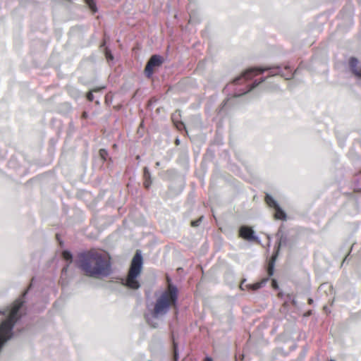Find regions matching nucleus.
<instances>
[{"mask_svg": "<svg viewBox=\"0 0 361 361\" xmlns=\"http://www.w3.org/2000/svg\"><path fill=\"white\" fill-rule=\"evenodd\" d=\"M164 61V57L160 55L155 54L152 56L145 69V75L149 78H151L154 73V69L156 67L161 66Z\"/></svg>", "mask_w": 361, "mask_h": 361, "instance_id": "nucleus-5", "label": "nucleus"}, {"mask_svg": "<svg viewBox=\"0 0 361 361\" xmlns=\"http://www.w3.org/2000/svg\"><path fill=\"white\" fill-rule=\"evenodd\" d=\"M176 143L177 145H178V144H179V140H178V139H176Z\"/></svg>", "mask_w": 361, "mask_h": 361, "instance_id": "nucleus-26", "label": "nucleus"}, {"mask_svg": "<svg viewBox=\"0 0 361 361\" xmlns=\"http://www.w3.org/2000/svg\"><path fill=\"white\" fill-rule=\"evenodd\" d=\"M68 266V265H67L66 267L63 269V272L67 271Z\"/></svg>", "mask_w": 361, "mask_h": 361, "instance_id": "nucleus-25", "label": "nucleus"}, {"mask_svg": "<svg viewBox=\"0 0 361 361\" xmlns=\"http://www.w3.org/2000/svg\"><path fill=\"white\" fill-rule=\"evenodd\" d=\"M176 127H177V128L180 130L182 127H184V125L183 123L180 122V123L176 124Z\"/></svg>", "mask_w": 361, "mask_h": 361, "instance_id": "nucleus-22", "label": "nucleus"}, {"mask_svg": "<svg viewBox=\"0 0 361 361\" xmlns=\"http://www.w3.org/2000/svg\"><path fill=\"white\" fill-rule=\"evenodd\" d=\"M105 54L107 59L113 60L114 56L108 49H106Z\"/></svg>", "mask_w": 361, "mask_h": 361, "instance_id": "nucleus-18", "label": "nucleus"}, {"mask_svg": "<svg viewBox=\"0 0 361 361\" xmlns=\"http://www.w3.org/2000/svg\"><path fill=\"white\" fill-rule=\"evenodd\" d=\"M276 213H275V218L277 219L281 220H286V214L284 212V211L280 207L279 205L276 207L275 208Z\"/></svg>", "mask_w": 361, "mask_h": 361, "instance_id": "nucleus-10", "label": "nucleus"}, {"mask_svg": "<svg viewBox=\"0 0 361 361\" xmlns=\"http://www.w3.org/2000/svg\"><path fill=\"white\" fill-rule=\"evenodd\" d=\"M240 288H241L242 290H243V289H244V288H243V284H241V285H240Z\"/></svg>", "mask_w": 361, "mask_h": 361, "instance_id": "nucleus-28", "label": "nucleus"}, {"mask_svg": "<svg viewBox=\"0 0 361 361\" xmlns=\"http://www.w3.org/2000/svg\"><path fill=\"white\" fill-rule=\"evenodd\" d=\"M240 234L242 238L248 241H254L258 240V237L255 236L254 234V231L247 226H243L240 228Z\"/></svg>", "mask_w": 361, "mask_h": 361, "instance_id": "nucleus-7", "label": "nucleus"}, {"mask_svg": "<svg viewBox=\"0 0 361 361\" xmlns=\"http://www.w3.org/2000/svg\"><path fill=\"white\" fill-rule=\"evenodd\" d=\"M205 360H206V361H213L212 358V357H207L205 358Z\"/></svg>", "mask_w": 361, "mask_h": 361, "instance_id": "nucleus-24", "label": "nucleus"}, {"mask_svg": "<svg viewBox=\"0 0 361 361\" xmlns=\"http://www.w3.org/2000/svg\"><path fill=\"white\" fill-rule=\"evenodd\" d=\"M178 300V289L173 284L157 296L152 309L148 308L145 314L147 323L154 328L159 326V319L166 315L171 307H176Z\"/></svg>", "mask_w": 361, "mask_h": 361, "instance_id": "nucleus-2", "label": "nucleus"}, {"mask_svg": "<svg viewBox=\"0 0 361 361\" xmlns=\"http://www.w3.org/2000/svg\"><path fill=\"white\" fill-rule=\"evenodd\" d=\"M272 285H273V287L274 288H278V286H277V283H276V281L275 280H273L272 281Z\"/></svg>", "mask_w": 361, "mask_h": 361, "instance_id": "nucleus-23", "label": "nucleus"}, {"mask_svg": "<svg viewBox=\"0 0 361 361\" xmlns=\"http://www.w3.org/2000/svg\"><path fill=\"white\" fill-rule=\"evenodd\" d=\"M63 257L66 260L69 261L70 263L72 262L73 255H72L71 252L69 251H67V250L63 251Z\"/></svg>", "mask_w": 361, "mask_h": 361, "instance_id": "nucleus-13", "label": "nucleus"}, {"mask_svg": "<svg viewBox=\"0 0 361 361\" xmlns=\"http://www.w3.org/2000/svg\"><path fill=\"white\" fill-rule=\"evenodd\" d=\"M265 200H266L267 204L269 207L275 208L276 207H277L279 205L277 202L270 195L267 194L266 195Z\"/></svg>", "mask_w": 361, "mask_h": 361, "instance_id": "nucleus-11", "label": "nucleus"}, {"mask_svg": "<svg viewBox=\"0 0 361 361\" xmlns=\"http://www.w3.org/2000/svg\"><path fill=\"white\" fill-rule=\"evenodd\" d=\"M87 99H88L89 101H90V102H92V101H93V100H94V95H93V94H92V91H90V92H89L87 93Z\"/></svg>", "mask_w": 361, "mask_h": 361, "instance_id": "nucleus-21", "label": "nucleus"}, {"mask_svg": "<svg viewBox=\"0 0 361 361\" xmlns=\"http://www.w3.org/2000/svg\"><path fill=\"white\" fill-rule=\"evenodd\" d=\"M265 78H262L260 79V80L257 81V80H255L250 86L249 87H246L245 89H244L242 92H236L234 94V96L235 97H239V96H241L250 91H251L253 88H255V87H257L258 85H259L261 82H264L265 80Z\"/></svg>", "mask_w": 361, "mask_h": 361, "instance_id": "nucleus-9", "label": "nucleus"}, {"mask_svg": "<svg viewBox=\"0 0 361 361\" xmlns=\"http://www.w3.org/2000/svg\"><path fill=\"white\" fill-rule=\"evenodd\" d=\"M286 238L283 237V235H281V236L279 238V247H280L282 245H286Z\"/></svg>", "mask_w": 361, "mask_h": 361, "instance_id": "nucleus-17", "label": "nucleus"}, {"mask_svg": "<svg viewBox=\"0 0 361 361\" xmlns=\"http://www.w3.org/2000/svg\"><path fill=\"white\" fill-rule=\"evenodd\" d=\"M152 183L151 178L150 179H145L144 185L146 188H149Z\"/></svg>", "mask_w": 361, "mask_h": 361, "instance_id": "nucleus-20", "label": "nucleus"}, {"mask_svg": "<svg viewBox=\"0 0 361 361\" xmlns=\"http://www.w3.org/2000/svg\"><path fill=\"white\" fill-rule=\"evenodd\" d=\"M359 61L355 57H351L349 59V65L352 72L357 78H361V66H358Z\"/></svg>", "mask_w": 361, "mask_h": 361, "instance_id": "nucleus-8", "label": "nucleus"}, {"mask_svg": "<svg viewBox=\"0 0 361 361\" xmlns=\"http://www.w3.org/2000/svg\"><path fill=\"white\" fill-rule=\"evenodd\" d=\"M330 361H334V360H331Z\"/></svg>", "mask_w": 361, "mask_h": 361, "instance_id": "nucleus-31", "label": "nucleus"}, {"mask_svg": "<svg viewBox=\"0 0 361 361\" xmlns=\"http://www.w3.org/2000/svg\"><path fill=\"white\" fill-rule=\"evenodd\" d=\"M144 178H145V179H150L151 178V175H150L149 171L147 167H145V169H144Z\"/></svg>", "mask_w": 361, "mask_h": 361, "instance_id": "nucleus-16", "label": "nucleus"}, {"mask_svg": "<svg viewBox=\"0 0 361 361\" xmlns=\"http://www.w3.org/2000/svg\"><path fill=\"white\" fill-rule=\"evenodd\" d=\"M87 4L88 5V6L90 7V8L94 12H97V5H96V3L94 1V0H85Z\"/></svg>", "mask_w": 361, "mask_h": 361, "instance_id": "nucleus-12", "label": "nucleus"}, {"mask_svg": "<svg viewBox=\"0 0 361 361\" xmlns=\"http://www.w3.org/2000/svg\"><path fill=\"white\" fill-rule=\"evenodd\" d=\"M274 260H275V257H272L271 260L269 262V266H268V269H267L269 276L267 278L263 279L260 281L255 283L253 284L246 285V287L252 290H257L265 286L267 281H269V277L274 274Z\"/></svg>", "mask_w": 361, "mask_h": 361, "instance_id": "nucleus-6", "label": "nucleus"}, {"mask_svg": "<svg viewBox=\"0 0 361 361\" xmlns=\"http://www.w3.org/2000/svg\"><path fill=\"white\" fill-rule=\"evenodd\" d=\"M77 266L90 277H106L111 274V266L109 259L96 251L89 250L80 252L78 255Z\"/></svg>", "mask_w": 361, "mask_h": 361, "instance_id": "nucleus-1", "label": "nucleus"}, {"mask_svg": "<svg viewBox=\"0 0 361 361\" xmlns=\"http://www.w3.org/2000/svg\"><path fill=\"white\" fill-rule=\"evenodd\" d=\"M279 235H280V231L278 232L277 236H279Z\"/></svg>", "mask_w": 361, "mask_h": 361, "instance_id": "nucleus-29", "label": "nucleus"}, {"mask_svg": "<svg viewBox=\"0 0 361 361\" xmlns=\"http://www.w3.org/2000/svg\"><path fill=\"white\" fill-rule=\"evenodd\" d=\"M264 71H269V76L281 75L286 79H290L293 76L292 71L288 66H285L283 70L280 66L266 67L264 68H252L247 69L240 76L234 79L233 83L235 85L240 84L242 82L252 79L255 76L263 73Z\"/></svg>", "mask_w": 361, "mask_h": 361, "instance_id": "nucleus-3", "label": "nucleus"}, {"mask_svg": "<svg viewBox=\"0 0 361 361\" xmlns=\"http://www.w3.org/2000/svg\"><path fill=\"white\" fill-rule=\"evenodd\" d=\"M313 302V300L312 299H309V303H312Z\"/></svg>", "mask_w": 361, "mask_h": 361, "instance_id": "nucleus-27", "label": "nucleus"}, {"mask_svg": "<svg viewBox=\"0 0 361 361\" xmlns=\"http://www.w3.org/2000/svg\"><path fill=\"white\" fill-rule=\"evenodd\" d=\"M99 155L102 159L106 160L108 156V152L104 149H101L99 150Z\"/></svg>", "mask_w": 361, "mask_h": 361, "instance_id": "nucleus-15", "label": "nucleus"}, {"mask_svg": "<svg viewBox=\"0 0 361 361\" xmlns=\"http://www.w3.org/2000/svg\"><path fill=\"white\" fill-rule=\"evenodd\" d=\"M173 344L174 360H175V361H178V344L175 341L174 338H173Z\"/></svg>", "mask_w": 361, "mask_h": 361, "instance_id": "nucleus-14", "label": "nucleus"}, {"mask_svg": "<svg viewBox=\"0 0 361 361\" xmlns=\"http://www.w3.org/2000/svg\"><path fill=\"white\" fill-rule=\"evenodd\" d=\"M142 264L143 261L141 252L137 251L132 259L128 277L123 283L126 286L134 290L140 288V284L137 278L141 274Z\"/></svg>", "mask_w": 361, "mask_h": 361, "instance_id": "nucleus-4", "label": "nucleus"}, {"mask_svg": "<svg viewBox=\"0 0 361 361\" xmlns=\"http://www.w3.org/2000/svg\"><path fill=\"white\" fill-rule=\"evenodd\" d=\"M4 314V312L0 311V314Z\"/></svg>", "mask_w": 361, "mask_h": 361, "instance_id": "nucleus-30", "label": "nucleus"}, {"mask_svg": "<svg viewBox=\"0 0 361 361\" xmlns=\"http://www.w3.org/2000/svg\"><path fill=\"white\" fill-rule=\"evenodd\" d=\"M202 218H203V216H201L198 220L192 221L191 222L192 226L195 227V226H199V224H200V221H202Z\"/></svg>", "mask_w": 361, "mask_h": 361, "instance_id": "nucleus-19", "label": "nucleus"}]
</instances>
